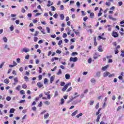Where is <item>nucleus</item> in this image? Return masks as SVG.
I'll use <instances>...</instances> for the list:
<instances>
[{"label":"nucleus","instance_id":"obj_1","mask_svg":"<svg viewBox=\"0 0 124 124\" xmlns=\"http://www.w3.org/2000/svg\"><path fill=\"white\" fill-rule=\"evenodd\" d=\"M69 86H71V82H69L67 84H66L64 87L62 89V92H65V91H66L67 88H68Z\"/></svg>","mask_w":124,"mask_h":124},{"label":"nucleus","instance_id":"obj_2","mask_svg":"<svg viewBox=\"0 0 124 124\" xmlns=\"http://www.w3.org/2000/svg\"><path fill=\"white\" fill-rule=\"evenodd\" d=\"M78 61V58L77 57H71L70 59V62H76Z\"/></svg>","mask_w":124,"mask_h":124},{"label":"nucleus","instance_id":"obj_3","mask_svg":"<svg viewBox=\"0 0 124 124\" xmlns=\"http://www.w3.org/2000/svg\"><path fill=\"white\" fill-rule=\"evenodd\" d=\"M111 35L114 38H116L119 36V34H118V32L113 31Z\"/></svg>","mask_w":124,"mask_h":124},{"label":"nucleus","instance_id":"obj_4","mask_svg":"<svg viewBox=\"0 0 124 124\" xmlns=\"http://www.w3.org/2000/svg\"><path fill=\"white\" fill-rule=\"evenodd\" d=\"M21 53H23V52H25V53H28V52H30V49L25 47L21 49Z\"/></svg>","mask_w":124,"mask_h":124},{"label":"nucleus","instance_id":"obj_5","mask_svg":"<svg viewBox=\"0 0 124 124\" xmlns=\"http://www.w3.org/2000/svg\"><path fill=\"white\" fill-rule=\"evenodd\" d=\"M79 96H80V95H77L76 96L73 97V96H71L70 98V101H72L74 99H75L76 98H77V97H79Z\"/></svg>","mask_w":124,"mask_h":124},{"label":"nucleus","instance_id":"obj_6","mask_svg":"<svg viewBox=\"0 0 124 124\" xmlns=\"http://www.w3.org/2000/svg\"><path fill=\"white\" fill-rule=\"evenodd\" d=\"M54 80H55V76H53L51 77V78H50V81L51 84H52V83H53V82H54Z\"/></svg>","mask_w":124,"mask_h":124},{"label":"nucleus","instance_id":"obj_7","mask_svg":"<svg viewBox=\"0 0 124 124\" xmlns=\"http://www.w3.org/2000/svg\"><path fill=\"white\" fill-rule=\"evenodd\" d=\"M110 27H111L110 25H108L106 26V28H108V31H111L112 30V28Z\"/></svg>","mask_w":124,"mask_h":124},{"label":"nucleus","instance_id":"obj_8","mask_svg":"<svg viewBox=\"0 0 124 124\" xmlns=\"http://www.w3.org/2000/svg\"><path fill=\"white\" fill-rule=\"evenodd\" d=\"M65 78L67 80H69V79H70V75L68 74H66L65 75Z\"/></svg>","mask_w":124,"mask_h":124},{"label":"nucleus","instance_id":"obj_9","mask_svg":"<svg viewBox=\"0 0 124 124\" xmlns=\"http://www.w3.org/2000/svg\"><path fill=\"white\" fill-rule=\"evenodd\" d=\"M98 52H103V49H102V46H98Z\"/></svg>","mask_w":124,"mask_h":124},{"label":"nucleus","instance_id":"obj_10","mask_svg":"<svg viewBox=\"0 0 124 124\" xmlns=\"http://www.w3.org/2000/svg\"><path fill=\"white\" fill-rule=\"evenodd\" d=\"M46 5H47V6H48V7H50V6H51V5H53V2H51V1L48 0V4Z\"/></svg>","mask_w":124,"mask_h":124},{"label":"nucleus","instance_id":"obj_11","mask_svg":"<svg viewBox=\"0 0 124 124\" xmlns=\"http://www.w3.org/2000/svg\"><path fill=\"white\" fill-rule=\"evenodd\" d=\"M109 74H110V73H109L108 72H105L103 74V76H104V77H107V76H108V75H109Z\"/></svg>","mask_w":124,"mask_h":124},{"label":"nucleus","instance_id":"obj_12","mask_svg":"<svg viewBox=\"0 0 124 124\" xmlns=\"http://www.w3.org/2000/svg\"><path fill=\"white\" fill-rule=\"evenodd\" d=\"M37 85L38 87V88H39L43 87V85L42 84V83L41 82H38Z\"/></svg>","mask_w":124,"mask_h":124},{"label":"nucleus","instance_id":"obj_13","mask_svg":"<svg viewBox=\"0 0 124 124\" xmlns=\"http://www.w3.org/2000/svg\"><path fill=\"white\" fill-rule=\"evenodd\" d=\"M101 117V114H99L97 117L96 120V121L97 122V123H98V122H99V120L100 119V118Z\"/></svg>","mask_w":124,"mask_h":124},{"label":"nucleus","instance_id":"obj_14","mask_svg":"<svg viewBox=\"0 0 124 124\" xmlns=\"http://www.w3.org/2000/svg\"><path fill=\"white\" fill-rule=\"evenodd\" d=\"M109 19H110V20H112V21H116L117 19L112 17V16H108Z\"/></svg>","mask_w":124,"mask_h":124},{"label":"nucleus","instance_id":"obj_15","mask_svg":"<svg viewBox=\"0 0 124 124\" xmlns=\"http://www.w3.org/2000/svg\"><path fill=\"white\" fill-rule=\"evenodd\" d=\"M78 113V110H76L75 112H73L71 114L72 117L76 116V114Z\"/></svg>","mask_w":124,"mask_h":124},{"label":"nucleus","instance_id":"obj_16","mask_svg":"<svg viewBox=\"0 0 124 124\" xmlns=\"http://www.w3.org/2000/svg\"><path fill=\"white\" fill-rule=\"evenodd\" d=\"M59 95V92L58 91H56L54 92V97H57Z\"/></svg>","mask_w":124,"mask_h":124},{"label":"nucleus","instance_id":"obj_17","mask_svg":"<svg viewBox=\"0 0 124 124\" xmlns=\"http://www.w3.org/2000/svg\"><path fill=\"white\" fill-rule=\"evenodd\" d=\"M91 82L93 84L94 83H96V80H95V79L94 78H93L91 79Z\"/></svg>","mask_w":124,"mask_h":124},{"label":"nucleus","instance_id":"obj_18","mask_svg":"<svg viewBox=\"0 0 124 124\" xmlns=\"http://www.w3.org/2000/svg\"><path fill=\"white\" fill-rule=\"evenodd\" d=\"M97 56H98V53H95L93 55V59L96 60V59L97 58Z\"/></svg>","mask_w":124,"mask_h":124},{"label":"nucleus","instance_id":"obj_19","mask_svg":"<svg viewBox=\"0 0 124 124\" xmlns=\"http://www.w3.org/2000/svg\"><path fill=\"white\" fill-rule=\"evenodd\" d=\"M108 65H107L105 66H104L102 68V70L105 71L106 70V69H107V68H108Z\"/></svg>","mask_w":124,"mask_h":124},{"label":"nucleus","instance_id":"obj_20","mask_svg":"<svg viewBox=\"0 0 124 124\" xmlns=\"http://www.w3.org/2000/svg\"><path fill=\"white\" fill-rule=\"evenodd\" d=\"M15 111V109H14V108H12L10 109V114H12V113H14V112Z\"/></svg>","mask_w":124,"mask_h":124},{"label":"nucleus","instance_id":"obj_21","mask_svg":"<svg viewBox=\"0 0 124 124\" xmlns=\"http://www.w3.org/2000/svg\"><path fill=\"white\" fill-rule=\"evenodd\" d=\"M61 20H63L64 19V15L63 14L60 15Z\"/></svg>","mask_w":124,"mask_h":124},{"label":"nucleus","instance_id":"obj_22","mask_svg":"<svg viewBox=\"0 0 124 124\" xmlns=\"http://www.w3.org/2000/svg\"><path fill=\"white\" fill-rule=\"evenodd\" d=\"M46 30L48 32V33H51V31L50 30V28H49V27H46Z\"/></svg>","mask_w":124,"mask_h":124},{"label":"nucleus","instance_id":"obj_23","mask_svg":"<svg viewBox=\"0 0 124 124\" xmlns=\"http://www.w3.org/2000/svg\"><path fill=\"white\" fill-rule=\"evenodd\" d=\"M10 30L11 31H13L14 30V26H13V25L11 26V27H10Z\"/></svg>","mask_w":124,"mask_h":124},{"label":"nucleus","instance_id":"obj_24","mask_svg":"<svg viewBox=\"0 0 124 124\" xmlns=\"http://www.w3.org/2000/svg\"><path fill=\"white\" fill-rule=\"evenodd\" d=\"M90 15L91 18H93V17L94 16V14L93 13H91Z\"/></svg>","mask_w":124,"mask_h":124},{"label":"nucleus","instance_id":"obj_25","mask_svg":"<svg viewBox=\"0 0 124 124\" xmlns=\"http://www.w3.org/2000/svg\"><path fill=\"white\" fill-rule=\"evenodd\" d=\"M57 74V75H61V74H62V70L59 69Z\"/></svg>","mask_w":124,"mask_h":124},{"label":"nucleus","instance_id":"obj_26","mask_svg":"<svg viewBox=\"0 0 124 124\" xmlns=\"http://www.w3.org/2000/svg\"><path fill=\"white\" fill-rule=\"evenodd\" d=\"M14 81L15 82V83H18V82H19V80H18L17 78H14Z\"/></svg>","mask_w":124,"mask_h":124},{"label":"nucleus","instance_id":"obj_27","mask_svg":"<svg viewBox=\"0 0 124 124\" xmlns=\"http://www.w3.org/2000/svg\"><path fill=\"white\" fill-rule=\"evenodd\" d=\"M83 116V113H79L78 115H76L77 118H79Z\"/></svg>","mask_w":124,"mask_h":124},{"label":"nucleus","instance_id":"obj_28","mask_svg":"<svg viewBox=\"0 0 124 124\" xmlns=\"http://www.w3.org/2000/svg\"><path fill=\"white\" fill-rule=\"evenodd\" d=\"M6 100H7V101H10L11 100V97L7 96L6 97Z\"/></svg>","mask_w":124,"mask_h":124},{"label":"nucleus","instance_id":"obj_29","mask_svg":"<svg viewBox=\"0 0 124 124\" xmlns=\"http://www.w3.org/2000/svg\"><path fill=\"white\" fill-rule=\"evenodd\" d=\"M49 117V113H46L44 115V118L47 119Z\"/></svg>","mask_w":124,"mask_h":124},{"label":"nucleus","instance_id":"obj_30","mask_svg":"<svg viewBox=\"0 0 124 124\" xmlns=\"http://www.w3.org/2000/svg\"><path fill=\"white\" fill-rule=\"evenodd\" d=\"M75 55H78V53L76 52H74L72 53V55L73 57H75Z\"/></svg>","mask_w":124,"mask_h":124},{"label":"nucleus","instance_id":"obj_31","mask_svg":"<svg viewBox=\"0 0 124 124\" xmlns=\"http://www.w3.org/2000/svg\"><path fill=\"white\" fill-rule=\"evenodd\" d=\"M64 85H65V82L62 81L61 82V84H60L61 86L63 87V86H64Z\"/></svg>","mask_w":124,"mask_h":124},{"label":"nucleus","instance_id":"obj_32","mask_svg":"<svg viewBox=\"0 0 124 124\" xmlns=\"http://www.w3.org/2000/svg\"><path fill=\"white\" fill-rule=\"evenodd\" d=\"M38 33H39L38 31H35V34H34V36H37V35H38Z\"/></svg>","mask_w":124,"mask_h":124},{"label":"nucleus","instance_id":"obj_33","mask_svg":"<svg viewBox=\"0 0 124 124\" xmlns=\"http://www.w3.org/2000/svg\"><path fill=\"white\" fill-rule=\"evenodd\" d=\"M3 40H4V42H5V43L7 42V38H6V37H4L3 38Z\"/></svg>","mask_w":124,"mask_h":124},{"label":"nucleus","instance_id":"obj_34","mask_svg":"<svg viewBox=\"0 0 124 124\" xmlns=\"http://www.w3.org/2000/svg\"><path fill=\"white\" fill-rule=\"evenodd\" d=\"M4 83L5 84H8L9 83V81H8V80H7V79H6L4 80Z\"/></svg>","mask_w":124,"mask_h":124},{"label":"nucleus","instance_id":"obj_35","mask_svg":"<svg viewBox=\"0 0 124 124\" xmlns=\"http://www.w3.org/2000/svg\"><path fill=\"white\" fill-rule=\"evenodd\" d=\"M21 88V85H18V86L16 88V90L17 91H20V89Z\"/></svg>","mask_w":124,"mask_h":124},{"label":"nucleus","instance_id":"obj_36","mask_svg":"<svg viewBox=\"0 0 124 124\" xmlns=\"http://www.w3.org/2000/svg\"><path fill=\"white\" fill-rule=\"evenodd\" d=\"M62 44V40H60L58 43L59 46H61Z\"/></svg>","mask_w":124,"mask_h":124},{"label":"nucleus","instance_id":"obj_37","mask_svg":"<svg viewBox=\"0 0 124 124\" xmlns=\"http://www.w3.org/2000/svg\"><path fill=\"white\" fill-rule=\"evenodd\" d=\"M24 79H25V81L26 82H28V81L29 80V77H28L27 76H25L24 77Z\"/></svg>","mask_w":124,"mask_h":124},{"label":"nucleus","instance_id":"obj_38","mask_svg":"<svg viewBox=\"0 0 124 124\" xmlns=\"http://www.w3.org/2000/svg\"><path fill=\"white\" fill-rule=\"evenodd\" d=\"M96 76H97V77H100V72H97L96 73Z\"/></svg>","mask_w":124,"mask_h":124},{"label":"nucleus","instance_id":"obj_39","mask_svg":"<svg viewBox=\"0 0 124 124\" xmlns=\"http://www.w3.org/2000/svg\"><path fill=\"white\" fill-rule=\"evenodd\" d=\"M22 88H23V89H27V85L23 84L22 85Z\"/></svg>","mask_w":124,"mask_h":124},{"label":"nucleus","instance_id":"obj_40","mask_svg":"<svg viewBox=\"0 0 124 124\" xmlns=\"http://www.w3.org/2000/svg\"><path fill=\"white\" fill-rule=\"evenodd\" d=\"M67 36V34L66 33H64L63 34L62 37H63V38H65V37H66Z\"/></svg>","mask_w":124,"mask_h":124},{"label":"nucleus","instance_id":"obj_41","mask_svg":"<svg viewBox=\"0 0 124 124\" xmlns=\"http://www.w3.org/2000/svg\"><path fill=\"white\" fill-rule=\"evenodd\" d=\"M92 58H90L88 61V63H92Z\"/></svg>","mask_w":124,"mask_h":124},{"label":"nucleus","instance_id":"obj_42","mask_svg":"<svg viewBox=\"0 0 124 124\" xmlns=\"http://www.w3.org/2000/svg\"><path fill=\"white\" fill-rule=\"evenodd\" d=\"M63 103H64V99L63 98H62L61 99V105H62L63 104Z\"/></svg>","mask_w":124,"mask_h":124},{"label":"nucleus","instance_id":"obj_43","mask_svg":"<svg viewBox=\"0 0 124 124\" xmlns=\"http://www.w3.org/2000/svg\"><path fill=\"white\" fill-rule=\"evenodd\" d=\"M56 53H57V54H61V53H62V51H61V50H59V49H57V50H56Z\"/></svg>","mask_w":124,"mask_h":124},{"label":"nucleus","instance_id":"obj_44","mask_svg":"<svg viewBox=\"0 0 124 124\" xmlns=\"http://www.w3.org/2000/svg\"><path fill=\"white\" fill-rule=\"evenodd\" d=\"M106 5H108V6H110V5H111V3H110V2H106Z\"/></svg>","mask_w":124,"mask_h":124},{"label":"nucleus","instance_id":"obj_45","mask_svg":"<svg viewBox=\"0 0 124 124\" xmlns=\"http://www.w3.org/2000/svg\"><path fill=\"white\" fill-rule=\"evenodd\" d=\"M27 16L29 17V18H31L32 15L31 13H29L27 15Z\"/></svg>","mask_w":124,"mask_h":124},{"label":"nucleus","instance_id":"obj_46","mask_svg":"<svg viewBox=\"0 0 124 124\" xmlns=\"http://www.w3.org/2000/svg\"><path fill=\"white\" fill-rule=\"evenodd\" d=\"M4 63H5L4 62H2L1 64H0V69L1 68L2 66H3V65H4Z\"/></svg>","mask_w":124,"mask_h":124},{"label":"nucleus","instance_id":"obj_47","mask_svg":"<svg viewBox=\"0 0 124 124\" xmlns=\"http://www.w3.org/2000/svg\"><path fill=\"white\" fill-rule=\"evenodd\" d=\"M52 11H56V8L54 7L53 6H51Z\"/></svg>","mask_w":124,"mask_h":124},{"label":"nucleus","instance_id":"obj_48","mask_svg":"<svg viewBox=\"0 0 124 124\" xmlns=\"http://www.w3.org/2000/svg\"><path fill=\"white\" fill-rule=\"evenodd\" d=\"M72 90V87H71L69 89L67 90V93H68V92H70Z\"/></svg>","mask_w":124,"mask_h":124},{"label":"nucleus","instance_id":"obj_49","mask_svg":"<svg viewBox=\"0 0 124 124\" xmlns=\"http://www.w3.org/2000/svg\"><path fill=\"white\" fill-rule=\"evenodd\" d=\"M20 94H25V91L24 90H21L20 91Z\"/></svg>","mask_w":124,"mask_h":124},{"label":"nucleus","instance_id":"obj_50","mask_svg":"<svg viewBox=\"0 0 124 124\" xmlns=\"http://www.w3.org/2000/svg\"><path fill=\"white\" fill-rule=\"evenodd\" d=\"M45 94L46 95H49V94H50V91H48L46 93L45 92Z\"/></svg>","mask_w":124,"mask_h":124},{"label":"nucleus","instance_id":"obj_51","mask_svg":"<svg viewBox=\"0 0 124 124\" xmlns=\"http://www.w3.org/2000/svg\"><path fill=\"white\" fill-rule=\"evenodd\" d=\"M118 4L119 6H122L123 5V1H119Z\"/></svg>","mask_w":124,"mask_h":124},{"label":"nucleus","instance_id":"obj_52","mask_svg":"<svg viewBox=\"0 0 124 124\" xmlns=\"http://www.w3.org/2000/svg\"><path fill=\"white\" fill-rule=\"evenodd\" d=\"M45 104H46V105H49L50 104V102L46 101V102H45Z\"/></svg>","mask_w":124,"mask_h":124},{"label":"nucleus","instance_id":"obj_53","mask_svg":"<svg viewBox=\"0 0 124 124\" xmlns=\"http://www.w3.org/2000/svg\"><path fill=\"white\" fill-rule=\"evenodd\" d=\"M99 103H98L95 106V109H97V108H99Z\"/></svg>","mask_w":124,"mask_h":124},{"label":"nucleus","instance_id":"obj_54","mask_svg":"<svg viewBox=\"0 0 124 124\" xmlns=\"http://www.w3.org/2000/svg\"><path fill=\"white\" fill-rule=\"evenodd\" d=\"M33 24H36L37 23V19L35 18L34 20H33Z\"/></svg>","mask_w":124,"mask_h":124},{"label":"nucleus","instance_id":"obj_55","mask_svg":"<svg viewBox=\"0 0 124 124\" xmlns=\"http://www.w3.org/2000/svg\"><path fill=\"white\" fill-rule=\"evenodd\" d=\"M37 39H38V38H37V37H34V42H36V41H37Z\"/></svg>","mask_w":124,"mask_h":124},{"label":"nucleus","instance_id":"obj_56","mask_svg":"<svg viewBox=\"0 0 124 124\" xmlns=\"http://www.w3.org/2000/svg\"><path fill=\"white\" fill-rule=\"evenodd\" d=\"M58 14H55L54 15H53V17L55 18V19H57L58 18Z\"/></svg>","mask_w":124,"mask_h":124},{"label":"nucleus","instance_id":"obj_57","mask_svg":"<svg viewBox=\"0 0 124 124\" xmlns=\"http://www.w3.org/2000/svg\"><path fill=\"white\" fill-rule=\"evenodd\" d=\"M88 20V16H85V17L83 18V21L84 22H86Z\"/></svg>","mask_w":124,"mask_h":124},{"label":"nucleus","instance_id":"obj_58","mask_svg":"<svg viewBox=\"0 0 124 124\" xmlns=\"http://www.w3.org/2000/svg\"><path fill=\"white\" fill-rule=\"evenodd\" d=\"M47 82H48V79L46 78H45L44 82V84H46Z\"/></svg>","mask_w":124,"mask_h":124},{"label":"nucleus","instance_id":"obj_59","mask_svg":"<svg viewBox=\"0 0 124 124\" xmlns=\"http://www.w3.org/2000/svg\"><path fill=\"white\" fill-rule=\"evenodd\" d=\"M122 109V106H119L117 108V111H120Z\"/></svg>","mask_w":124,"mask_h":124},{"label":"nucleus","instance_id":"obj_60","mask_svg":"<svg viewBox=\"0 0 124 124\" xmlns=\"http://www.w3.org/2000/svg\"><path fill=\"white\" fill-rule=\"evenodd\" d=\"M38 78H39V80H42V75H39Z\"/></svg>","mask_w":124,"mask_h":124},{"label":"nucleus","instance_id":"obj_61","mask_svg":"<svg viewBox=\"0 0 124 124\" xmlns=\"http://www.w3.org/2000/svg\"><path fill=\"white\" fill-rule=\"evenodd\" d=\"M77 6H78V7H79L80 6V2H77Z\"/></svg>","mask_w":124,"mask_h":124},{"label":"nucleus","instance_id":"obj_62","mask_svg":"<svg viewBox=\"0 0 124 124\" xmlns=\"http://www.w3.org/2000/svg\"><path fill=\"white\" fill-rule=\"evenodd\" d=\"M13 63L15 66H16V65H17V63L16 62H15V61H13Z\"/></svg>","mask_w":124,"mask_h":124},{"label":"nucleus","instance_id":"obj_63","mask_svg":"<svg viewBox=\"0 0 124 124\" xmlns=\"http://www.w3.org/2000/svg\"><path fill=\"white\" fill-rule=\"evenodd\" d=\"M41 106H42V101H41L40 102V103L38 104V107H41Z\"/></svg>","mask_w":124,"mask_h":124},{"label":"nucleus","instance_id":"obj_64","mask_svg":"<svg viewBox=\"0 0 124 124\" xmlns=\"http://www.w3.org/2000/svg\"><path fill=\"white\" fill-rule=\"evenodd\" d=\"M121 52H122V53L121 54V56L122 57H124V51L122 50Z\"/></svg>","mask_w":124,"mask_h":124}]
</instances>
